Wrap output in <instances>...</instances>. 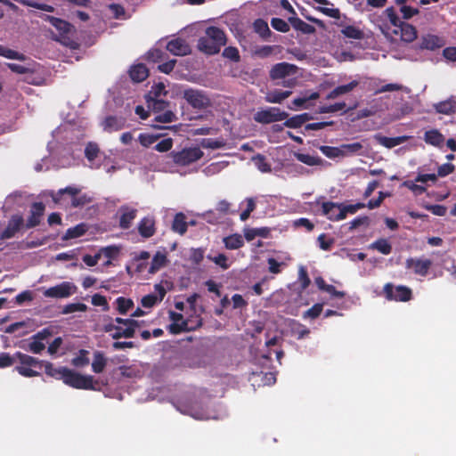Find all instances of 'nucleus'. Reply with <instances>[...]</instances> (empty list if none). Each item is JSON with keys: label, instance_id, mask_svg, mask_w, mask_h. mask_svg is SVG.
<instances>
[{"label": "nucleus", "instance_id": "17", "mask_svg": "<svg viewBox=\"0 0 456 456\" xmlns=\"http://www.w3.org/2000/svg\"><path fill=\"white\" fill-rule=\"evenodd\" d=\"M166 293L167 291L161 284H156L154 286V291L142 297L141 299L142 306L149 309L153 307L163 300Z\"/></svg>", "mask_w": 456, "mask_h": 456}, {"label": "nucleus", "instance_id": "27", "mask_svg": "<svg viewBox=\"0 0 456 456\" xmlns=\"http://www.w3.org/2000/svg\"><path fill=\"white\" fill-rule=\"evenodd\" d=\"M168 263L167 253L165 249L158 250L152 257L149 269L151 273H155L161 268L165 267Z\"/></svg>", "mask_w": 456, "mask_h": 456}, {"label": "nucleus", "instance_id": "44", "mask_svg": "<svg viewBox=\"0 0 456 456\" xmlns=\"http://www.w3.org/2000/svg\"><path fill=\"white\" fill-rule=\"evenodd\" d=\"M116 309L120 314H126L134 306V302L130 298L119 297L115 301Z\"/></svg>", "mask_w": 456, "mask_h": 456}, {"label": "nucleus", "instance_id": "16", "mask_svg": "<svg viewBox=\"0 0 456 456\" xmlns=\"http://www.w3.org/2000/svg\"><path fill=\"white\" fill-rule=\"evenodd\" d=\"M432 265V261L424 257H410L406 260L405 266L415 274L427 276Z\"/></svg>", "mask_w": 456, "mask_h": 456}, {"label": "nucleus", "instance_id": "43", "mask_svg": "<svg viewBox=\"0 0 456 456\" xmlns=\"http://www.w3.org/2000/svg\"><path fill=\"white\" fill-rule=\"evenodd\" d=\"M153 110L155 113L154 120L159 123H171L176 119L175 114L172 110Z\"/></svg>", "mask_w": 456, "mask_h": 456}, {"label": "nucleus", "instance_id": "46", "mask_svg": "<svg viewBox=\"0 0 456 456\" xmlns=\"http://www.w3.org/2000/svg\"><path fill=\"white\" fill-rule=\"evenodd\" d=\"M87 231V225L85 224H79L72 228L67 230L63 239L69 240L78 238L86 233Z\"/></svg>", "mask_w": 456, "mask_h": 456}, {"label": "nucleus", "instance_id": "15", "mask_svg": "<svg viewBox=\"0 0 456 456\" xmlns=\"http://www.w3.org/2000/svg\"><path fill=\"white\" fill-rule=\"evenodd\" d=\"M384 292L390 300L405 302L411 299V290L405 286H393L387 283L384 287Z\"/></svg>", "mask_w": 456, "mask_h": 456}, {"label": "nucleus", "instance_id": "25", "mask_svg": "<svg viewBox=\"0 0 456 456\" xmlns=\"http://www.w3.org/2000/svg\"><path fill=\"white\" fill-rule=\"evenodd\" d=\"M45 212V206L41 202L34 203L31 207L30 216L27 220L26 226L32 228L39 224Z\"/></svg>", "mask_w": 456, "mask_h": 456}, {"label": "nucleus", "instance_id": "52", "mask_svg": "<svg viewBox=\"0 0 456 456\" xmlns=\"http://www.w3.org/2000/svg\"><path fill=\"white\" fill-rule=\"evenodd\" d=\"M0 56H3L6 59H10V60H19V61H23L25 60V56L15 51V50H12V49H10L6 46H4L2 45H0Z\"/></svg>", "mask_w": 456, "mask_h": 456}, {"label": "nucleus", "instance_id": "36", "mask_svg": "<svg viewBox=\"0 0 456 456\" xmlns=\"http://www.w3.org/2000/svg\"><path fill=\"white\" fill-rule=\"evenodd\" d=\"M291 94V91L273 90L266 93L265 101L270 103H281Z\"/></svg>", "mask_w": 456, "mask_h": 456}, {"label": "nucleus", "instance_id": "30", "mask_svg": "<svg viewBox=\"0 0 456 456\" xmlns=\"http://www.w3.org/2000/svg\"><path fill=\"white\" fill-rule=\"evenodd\" d=\"M45 20L51 23L62 37H67L71 34L73 27L66 20L46 15Z\"/></svg>", "mask_w": 456, "mask_h": 456}, {"label": "nucleus", "instance_id": "28", "mask_svg": "<svg viewBox=\"0 0 456 456\" xmlns=\"http://www.w3.org/2000/svg\"><path fill=\"white\" fill-rule=\"evenodd\" d=\"M136 209L130 207H122L119 208L118 213L120 214L119 225L123 229L130 227L133 220L136 216Z\"/></svg>", "mask_w": 456, "mask_h": 456}, {"label": "nucleus", "instance_id": "54", "mask_svg": "<svg viewBox=\"0 0 456 456\" xmlns=\"http://www.w3.org/2000/svg\"><path fill=\"white\" fill-rule=\"evenodd\" d=\"M317 11L321 12L326 16H329L330 18L334 19H339L340 18V12L338 8H334L333 4L330 3V4L325 6H315L314 7Z\"/></svg>", "mask_w": 456, "mask_h": 456}, {"label": "nucleus", "instance_id": "47", "mask_svg": "<svg viewBox=\"0 0 456 456\" xmlns=\"http://www.w3.org/2000/svg\"><path fill=\"white\" fill-rule=\"evenodd\" d=\"M172 229L180 234H183L187 231V223L185 221V216L182 213L176 214L173 224Z\"/></svg>", "mask_w": 456, "mask_h": 456}, {"label": "nucleus", "instance_id": "53", "mask_svg": "<svg viewBox=\"0 0 456 456\" xmlns=\"http://www.w3.org/2000/svg\"><path fill=\"white\" fill-rule=\"evenodd\" d=\"M267 264L269 272L273 274L280 273L286 265L284 261L274 257H269L267 259Z\"/></svg>", "mask_w": 456, "mask_h": 456}, {"label": "nucleus", "instance_id": "12", "mask_svg": "<svg viewBox=\"0 0 456 456\" xmlns=\"http://www.w3.org/2000/svg\"><path fill=\"white\" fill-rule=\"evenodd\" d=\"M80 191V189L75 186H68L64 189L59 190L57 192L54 191H49V196L52 197L53 200L55 203H59L61 201V198L64 193H68L72 197L71 204L74 207H78L85 205L86 203L90 201V198H88L86 195H82L79 197H76Z\"/></svg>", "mask_w": 456, "mask_h": 456}, {"label": "nucleus", "instance_id": "39", "mask_svg": "<svg viewBox=\"0 0 456 456\" xmlns=\"http://www.w3.org/2000/svg\"><path fill=\"white\" fill-rule=\"evenodd\" d=\"M148 75V69L143 64L134 65L130 69V77L134 82L144 80Z\"/></svg>", "mask_w": 456, "mask_h": 456}, {"label": "nucleus", "instance_id": "41", "mask_svg": "<svg viewBox=\"0 0 456 456\" xmlns=\"http://www.w3.org/2000/svg\"><path fill=\"white\" fill-rule=\"evenodd\" d=\"M435 109L439 113L450 115L456 111V102L452 98H450L436 104Z\"/></svg>", "mask_w": 456, "mask_h": 456}, {"label": "nucleus", "instance_id": "49", "mask_svg": "<svg viewBox=\"0 0 456 456\" xmlns=\"http://www.w3.org/2000/svg\"><path fill=\"white\" fill-rule=\"evenodd\" d=\"M309 332V330L305 326L294 321L291 322L290 333L297 339L303 338L304 337L308 335Z\"/></svg>", "mask_w": 456, "mask_h": 456}, {"label": "nucleus", "instance_id": "59", "mask_svg": "<svg viewBox=\"0 0 456 456\" xmlns=\"http://www.w3.org/2000/svg\"><path fill=\"white\" fill-rule=\"evenodd\" d=\"M404 91L406 93H410V90L407 87H404L403 86L396 83H390L387 84L385 86H382L379 89L375 91V94H381L385 92H392V91Z\"/></svg>", "mask_w": 456, "mask_h": 456}, {"label": "nucleus", "instance_id": "31", "mask_svg": "<svg viewBox=\"0 0 456 456\" xmlns=\"http://www.w3.org/2000/svg\"><path fill=\"white\" fill-rule=\"evenodd\" d=\"M319 96H320V94L317 92H312V93L305 92L301 96L294 99V101L292 102V105L289 106V109H290V110H297L298 108L307 109V108H309V106L306 105V103L311 100L318 99Z\"/></svg>", "mask_w": 456, "mask_h": 456}, {"label": "nucleus", "instance_id": "13", "mask_svg": "<svg viewBox=\"0 0 456 456\" xmlns=\"http://www.w3.org/2000/svg\"><path fill=\"white\" fill-rule=\"evenodd\" d=\"M171 323L168 325V330L173 334H178L183 331L191 330L196 327L201 325V320L197 317L195 323L191 326L189 322L184 321L183 316L181 314L175 312L169 313Z\"/></svg>", "mask_w": 456, "mask_h": 456}, {"label": "nucleus", "instance_id": "10", "mask_svg": "<svg viewBox=\"0 0 456 456\" xmlns=\"http://www.w3.org/2000/svg\"><path fill=\"white\" fill-rule=\"evenodd\" d=\"M388 11H395L394 7L387 8L382 16L375 21V25L384 35V37L390 41L397 40V29L392 24L391 17Z\"/></svg>", "mask_w": 456, "mask_h": 456}, {"label": "nucleus", "instance_id": "51", "mask_svg": "<svg viewBox=\"0 0 456 456\" xmlns=\"http://www.w3.org/2000/svg\"><path fill=\"white\" fill-rule=\"evenodd\" d=\"M107 363V360L102 353H95L92 362V369L95 373H101Z\"/></svg>", "mask_w": 456, "mask_h": 456}, {"label": "nucleus", "instance_id": "34", "mask_svg": "<svg viewBox=\"0 0 456 456\" xmlns=\"http://www.w3.org/2000/svg\"><path fill=\"white\" fill-rule=\"evenodd\" d=\"M223 242L224 244V247L230 250L238 249L244 245V240L242 236L238 233H234L224 237L223 239Z\"/></svg>", "mask_w": 456, "mask_h": 456}, {"label": "nucleus", "instance_id": "14", "mask_svg": "<svg viewBox=\"0 0 456 456\" xmlns=\"http://www.w3.org/2000/svg\"><path fill=\"white\" fill-rule=\"evenodd\" d=\"M166 93L165 85L163 83L156 84L151 87L147 102L152 110H160L167 108L168 102L160 99L162 95H166Z\"/></svg>", "mask_w": 456, "mask_h": 456}, {"label": "nucleus", "instance_id": "20", "mask_svg": "<svg viewBox=\"0 0 456 456\" xmlns=\"http://www.w3.org/2000/svg\"><path fill=\"white\" fill-rule=\"evenodd\" d=\"M297 73V67L293 64L287 62H281L275 64L271 71L270 77L272 79H281L286 77L294 76Z\"/></svg>", "mask_w": 456, "mask_h": 456}, {"label": "nucleus", "instance_id": "11", "mask_svg": "<svg viewBox=\"0 0 456 456\" xmlns=\"http://www.w3.org/2000/svg\"><path fill=\"white\" fill-rule=\"evenodd\" d=\"M77 286L71 281H63L53 287L45 289L43 294L45 297L67 298L77 292Z\"/></svg>", "mask_w": 456, "mask_h": 456}, {"label": "nucleus", "instance_id": "40", "mask_svg": "<svg viewBox=\"0 0 456 456\" xmlns=\"http://www.w3.org/2000/svg\"><path fill=\"white\" fill-rule=\"evenodd\" d=\"M295 157L298 161H300L307 166H310V167L320 166L323 162L322 159L321 158H319L318 156H314V155H311V154H307V153L297 152V153H295Z\"/></svg>", "mask_w": 456, "mask_h": 456}, {"label": "nucleus", "instance_id": "1", "mask_svg": "<svg viewBox=\"0 0 456 456\" xmlns=\"http://www.w3.org/2000/svg\"><path fill=\"white\" fill-rule=\"evenodd\" d=\"M208 401L207 396L201 395H189L176 400L174 405L181 413L198 420L221 418V414L208 409Z\"/></svg>", "mask_w": 456, "mask_h": 456}, {"label": "nucleus", "instance_id": "5", "mask_svg": "<svg viewBox=\"0 0 456 456\" xmlns=\"http://www.w3.org/2000/svg\"><path fill=\"white\" fill-rule=\"evenodd\" d=\"M61 379L68 386L77 389L97 390L99 383L91 375H82L65 368Z\"/></svg>", "mask_w": 456, "mask_h": 456}, {"label": "nucleus", "instance_id": "58", "mask_svg": "<svg viewBox=\"0 0 456 456\" xmlns=\"http://www.w3.org/2000/svg\"><path fill=\"white\" fill-rule=\"evenodd\" d=\"M254 29L262 37H265L271 33L267 22L261 19H258L254 22Z\"/></svg>", "mask_w": 456, "mask_h": 456}, {"label": "nucleus", "instance_id": "6", "mask_svg": "<svg viewBox=\"0 0 456 456\" xmlns=\"http://www.w3.org/2000/svg\"><path fill=\"white\" fill-rule=\"evenodd\" d=\"M17 365L15 370L20 375L26 378H33L39 376L38 369L43 367V362L30 355L17 352Z\"/></svg>", "mask_w": 456, "mask_h": 456}, {"label": "nucleus", "instance_id": "18", "mask_svg": "<svg viewBox=\"0 0 456 456\" xmlns=\"http://www.w3.org/2000/svg\"><path fill=\"white\" fill-rule=\"evenodd\" d=\"M322 214L331 221H340L345 219L342 204L334 202H324L322 204Z\"/></svg>", "mask_w": 456, "mask_h": 456}, {"label": "nucleus", "instance_id": "64", "mask_svg": "<svg viewBox=\"0 0 456 456\" xmlns=\"http://www.w3.org/2000/svg\"><path fill=\"white\" fill-rule=\"evenodd\" d=\"M399 12L403 15V18L409 20L419 12L417 8L411 7L408 4H403L398 8Z\"/></svg>", "mask_w": 456, "mask_h": 456}, {"label": "nucleus", "instance_id": "21", "mask_svg": "<svg viewBox=\"0 0 456 456\" xmlns=\"http://www.w3.org/2000/svg\"><path fill=\"white\" fill-rule=\"evenodd\" d=\"M48 333L45 331L38 332L33 336L23 346L25 350L30 351L34 354H39L45 347V340L47 338Z\"/></svg>", "mask_w": 456, "mask_h": 456}, {"label": "nucleus", "instance_id": "29", "mask_svg": "<svg viewBox=\"0 0 456 456\" xmlns=\"http://www.w3.org/2000/svg\"><path fill=\"white\" fill-rule=\"evenodd\" d=\"M444 45L445 41L444 38L436 35L428 34L422 37L420 47L428 50H436L443 47Z\"/></svg>", "mask_w": 456, "mask_h": 456}, {"label": "nucleus", "instance_id": "23", "mask_svg": "<svg viewBox=\"0 0 456 456\" xmlns=\"http://www.w3.org/2000/svg\"><path fill=\"white\" fill-rule=\"evenodd\" d=\"M120 252V248L116 245H110L102 248L98 250L100 260H103V265L109 266L111 261L118 257Z\"/></svg>", "mask_w": 456, "mask_h": 456}, {"label": "nucleus", "instance_id": "7", "mask_svg": "<svg viewBox=\"0 0 456 456\" xmlns=\"http://www.w3.org/2000/svg\"><path fill=\"white\" fill-rule=\"evenodd\" d=\"M183 97L190 106L196 110H205L212 105L209 95L202 90L186 88L183 91Z\"/></svg>", "mask_w": 456, "mask_h": 456}, {"label": "nucleus", "instance_id": "60", "mask_svg": "<svg viewBox=\"0 0 456 456\" xmlns=\"http://www.w3.org/2000/svg\"><path fill=\"white\" fill-rule=\"evenodd\" d=\"M252 162L254 166L261 172L266 173L271 171L270 165L266 162L265 159L261 156L257 155L252 159Z\"/></svg>", "mask_w": 456, "mask_h": 456}, {"label": "nucleus", "instance_id": "56", "mask_svg": "<svg viewBox=\"0 0 456 456\" xmlns=\"http://www.w3.org/2000/svg\"><path fill=\"white\" fill-rule=\"evenodd\" d=\"M224 144H225V142L222 138H218V139H211V138L203 139L201 141V142H200V145L203 148L213 149V150L220 149V148L224 147Z\"/></svg>", "mask_w": 456, "mask_h": 456}, {"label": "nucleus", "instance_id": "32", "mask_svg": "<svg viewBox=\"0 0 456 456\" xmlns=\"http://www.w3.org/2000/svg\"><path fill=\"white\" fill-rule=\"evenodd\" d=\"M358 85H359V81L353 80L346 85L338 86L327 95V99L331 100V99H335L340 95L346 94L350 93L351 91H353Z\"/></svg>", "mask_w": 456, "mask_h": 456}, {"label": "nucleus", "instance_id": "26", "mask_svg": "<svg viewBox=\"0 0 456 456\" xmlns=\"http://www.w3.org/2000/svg\"><path fill=\"white\" fill-rule=\"evenodd\" d=\"M374 139L382 146L391 149L397 145H400L409 139L407 135H402L397 137H387L380 134H375Z\"/></svg>", "mask_w": 456, "mask_h": 456}, {"label": "nucleus", "instance_id": "19", "mask_svg": "<svg viewBox=\"0 0 456 456\" xmlns=\"http://www.w3.org/2000/svg\"><path fill=\"white\" fill-rule=\"evenodd\" d=\"M85 155L89 162L91 168H100L102 161L106 159V157L100 154L99 148L94 143H88L85 149Z\"/></svg>", "mask_w": 456, "mask_h": 456}, {"label": "nucleus", "instance_id": "57", "mask_svg": "<svg viewBox=\"0 0 456 456\" xmlns=\"http://www.w3.org/2000/svg\"><path fill=\"white\" fill-rule=\"evenodd\" d=\"M43 366L45 367V373L56 379H61V376L63 374L62 370L65 369V367L54 368L52 363L44 362Z\"/></svg>", "mask_w": 456, "mask_h": 456}, {"label": "nucleus", "instance_id": "37", "mask_svg": "<svg viewBox=\"0 0 456 456\" xmlns=\"http://www.w3.org/2000/svg\"><path fill=\"white\" fill-rule=\"evenodd\" d=\"M124 124V119L110 116L104 119L102 122V126L105 131L112 132L123 128Z\"/></svg>", "mask_w": 456, "mask_h": 456}, {"label": "nucleus", "instance_id": "24", "mask_svg": "<svg viewBox=\"0 0 456 456\" xmlns=\"http://www.w3.org/2000/svg\"><path fill=\"white\" fill-rule=\"evenodd\" d=\"M23 224V218L20 216H13L7 227L1 232L0 238L2 240L11 239L20 230Z\"/></svg>", "mask_w": 456, "mask_h": 456}, {"label": "nucleus", "instance_id": "4", "mask_svg": "<svg viewBox=\"0 0 456 456\" xmlns=\"http://www.w3.org/2000/svg\"><path fill=\"white\" fill-rule=\"evenodd\" d=\"M225 42L223 30L216 27H209L206 29L205 35L199 39L198 47L205 53L215 54L220 51Z\"/></svg>", "mask_w": 456, "mask_h": 456}, {"label": "nucleus", "instance_id": "22", "mask_svg": "<svg viewBox=\"0 0 456 456\" xmlns=\"http://www.w3.org/2000/svg\"><path fill=\"white\" fill-rule=\"evenodd\" d=\"M166 47L168 52L176 56H184L191 52L189 45L181 38L172 39Z\"/></svg>", "mask_w": 456, "mask_h": 456}, {"label": "nucleus", "instance_id": "2", "mask_svg": "<svg viewBox=\"0 0 456 456\" xmlns=\"http://www.w3.org/2000/svg\"><path fill=\"white\" fill-rule=\"evenodd\" d=\"M140 327V322L134 318L123 319L116 317L110 318L109 322L105 323L102 330L108 333L113 339L133 338L136 330Z\"/></svg>", "mask_w": 456, "mask_h": 456}, {"label": "nucleus", "instance_id": "35", "mask_svg": "<svg viewBox=\"0 0 456 456\" xmlns=\"http://www.w3.org/2000/svg\"><path fill=\"white\" fill-rule=\"evenodd\" d=\"M424 140L430 145L439 147L444 143V137L438 130L432 129L425 133Z\"/></svg>", "mask_w": 456, "mask_h": 456}, {"label": "nucleus", "instance_id": "63", "mask_svg": "<svg viewBox=\"0 0 456 456\" xmlns=\"http://www.w3.org/2000/svg\"><path fill=\"white\" fill-rule=\"evenodd\" d=\"M91 302L94 306L102 307L103 311H108L110 308L106 297L101 294H94L92 296Z\"/></svg>", "mask_w": 456, "mask_h": 456}, {"label": "nucleus", "instance_id": "45", "mask_svg": "<svg viewBox=\"0 0 456 456\" xmlns=\"http://www.w3.org/2000/svg\"><path fill=\"white\" fill-rule=\"evenodd\" d=\"M370 248L376 249L384 255H388L392 251V246L387 239L377 240L370 245Z\"/></svg>", "mask_w": 456, "mask_h": 456}, {"label": "nucleus", "instance_id": "33", "mask_svg": "<svg viewBox=\"0 0 456 456\" xmlns=\"http://www.w3.org/2000/svg\"><path fill=\"white\" fill-rule=\"evenodd\" d=\"M341 33L345 37L351 38V39H362L364 37L363 31L355 25H342Z\"/></svg>", "mask_w": 456, "mask_h": 456}, {"label": "nucleus", "instance_id": "8", "mask_svg": "<svg viewBox=\"0 0 456 456\" xmlns=\"http://www.w3.org/2000/svg\"><path fill=\"white\" fill-rule=\"evenodd\" d=\"M392 24L397 29V39L406 43L413 42L417 38V30L412 25L400 20L396 11H388Z\"/></svg>", "mask_w": 456, "mask_h": 456}, {"label": "nucleus", "instance_id": "61", "mask_svg": "<svg viewBox=\"0 0 456 456\" xmlns=\"http://www.w3.org/2000/svg\"><path fill=\"white\" fill-rule=\"evenodd\" d=\"M346 107V105L345 102H337L335 104L325 105V106L320 107L319 112L320 113H333V112H337V111H340V110H345Z\"/></svg>", "mask_w": 456, "mask_h": 456}, {"label": "nucleus", "instance_id": "50", "mask_svg": "<svg viewBox=\"0 0 456 456\" xmlns=\"http://www.w3.org/2000/svg\"><path fill=\"white\" fill-rule=\"evenodd\" d=\"M343 155L345 157L359 154L363 148L362 142H355L353 143L342 144Z\"/></svg>", "mask_w": 456, "mask_h": 456}, {"label": "nucleus", "instance_id": "42", "mask_svg": "<svg viewBox=\"0 0 456 456\" xmlns=\"http://www.w3.org/2000/svg\"><path fill=\"white\" fill-rule=\"evenodd\" d=\"M139 232L145 238L152 236L154 233V220L151 217L143 218L139 224Z\"/></svg>", "mask_w": 456, "mask_h": 456}, {"label": "nucleus", "instance_id": "9", "mask_svg": "<svg viewBox=\"0 0 456 456\" xmlns=\"http://www.w3.org/2000/svg\"><path fill=\"white\" fill-rule=\"evenodd\" d=\"M288 117L289 114L281 110L279 108L268 107L265 109L258 110L254 115V119L258 123L269 124L284 120Z\"/></svg>", "mask_w": 456, "mask_h": 456}, {"label": "nucleus", "instance_id": "55", "mask_svg": "<svg viewBox=\"0 0 456 456\" xmlns=\"http://www.w3.org/2000/svg\"><path fill=\"white\" fill-rule=\"evenodd\" d=\"M208 258L224 270H226L231 266V263L224 254H218L216 256L209 255L208 256Z\"/></svg>", "mask_w": 456, "mask_h": 456}, {"label": "nucleus", "instance_id": "62", "mask_svg": "<svg viewBox=\"0 0 456 456\" xmlns=\"http://www.w3.org/2000/svg\"><path fill=\"white\" fill-rule=\"evenodd\" d=\"M159 137V134H141L138 140L142 146L149 147L156 142Z\"/></svg>", "mask_w": 456, "mask_h": 456}, {"label": "nucleus", "instance_id": "48", "mask_svg": "<svg viewBox=\"0 0 456 456\" xmlns=\"http://www.w3.org/2000/svg\"><path fill=\"white\" fill-rule=\"evenodd\" d=\"M320 151L329 159L344 158L341 145L338 147L321 146Z\"/></svg>", "mask_w": 456, "mask_h": 456}, {"label": "nucleus", "instance_id": "38", "mask_svg": "<svg viewBox=\"0 0 456 456\" xmlns=\"http://www.w3.org/2000/svg\"><path fill=\"white\" fill-rule=\"evenodd\" d=\"M269 228H245L243 230L244 237L248 241L253 240L256 237L266 238L269 234Z\"/></svg>", "mask_w": 456, "mask_h": 456}, {"label": "nucleus", "instance_id": "3", "mask_svg": "<svg viewBox=\"0 0 456 456\" xmlns=\"http://www.w3.org/2000/svg\"><path fill=\"white\" fill-rule=\"evenodd\" d=\"M204 153L199 147H189L184 148L181 151H173L167 156L173 162L166 167L167 172L179 173L177 167H183L190 166L191 164L200 160L203 157Z\"/></svg>", "mask_w": 456, "mask_h": 456}]
</instances>
